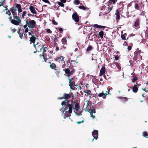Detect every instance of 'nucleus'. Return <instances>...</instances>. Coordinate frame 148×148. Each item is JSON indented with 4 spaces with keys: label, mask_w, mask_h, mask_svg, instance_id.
Returning a JSON list of instances; mask_svg holds the SVG:
<instances>
[{
    "label": "nucleus",
    "mask_w": 148,
    "mask_h": 148,
    "mask_svg": "<svg viewBox=\"0 0 148 148\" xmlns=\"http://www.w3.org/2000/svg\"><path fill=\"white\" fill-rule=\"evenodd\" d=\"M8 18L10 19L11 23L16 25H19L21 22L20 18L18 16L13 17L14 19H12V17L11 16H10Z\"/></svg>",
    "instance_id": "f257e3e1"
},
{
    "label": "nucleus",
    "mask_w": 148,
    "mask_h": 148,
    "mask_svg": "<svg viewBox=\"0 0 148 148\" xmlns=\"http://www.w3.org/2000/svg\"><path fill=\"white\" fill-rule=\"evenodd\" d=\"M28 34L29 36H31L29 37V41H30V44H31L32 43H34V42L37 39V38L35 36V34L33 32L32 30L29 29V32H28Z\"/></svg>",
    "instance_id": "f03ea898"
},
{
    "label": "nucleus",
    "mask_w": 148,
    "mask_h": 148,
    "mask_svg": "<svg viewBox=\"0 0 148 148\" xmlns=\"http://www.w3.org/2000/svg\"><path fill=\"white\" fill-rule=\"evenodd\" d=\"M26 23H27L28 25V27L30 29H33L34 28L36 25V22L34 20H25Z\"/></svg>",
    "instance_id": "7ed1b4c3"
},
{
    "label": "nucleus",
    "mask_w": 148,
    "mask_h": 148,
    "mask_svg": "<svg viewBox=\"0 0 148 148\" xmlns=\"http://www.w3.org/2000/svg\"><path fill=\"white\" fill-rule=\"evenodd\" d=\"M63 71L67 74V76L69 77L71 75H72L75 72V70L74 69H73L71 71L69 68L63 69Z\"/></svg>",
    "instance_id": "20e7f679"
},
{
    "label": "nucleus",
    "mask_w": 148,
    "mask_h": 148,
    "mask_svg": "<svg viewBox=\"0 0 148 148\" xmlns=\"http://www.w3.org/2000/svg\"><path fill=\"white\" fill-rule=\"evenodd\" d=\"M65 107H67V110L68 109H69L68 111L69 113H71L72 112L73 109H75V107L72 103L71 104L69 103L67 106Z\"/></svg>",
    "instance_id": "39448f33"
},
{
    "label": "nucleus",
    "mask_w": 148,
    "mask_h": 148,
    "mask_svg": "<svg viewBox=\"0 0 148 148\" xmlns=\"http://www.w3.org/2000/svg\"><path fill=\"white\" fill-rule=\"evenodd\" d=\"M68 79L69 80V86L70 87L71 89H73V86L75 85V78L74 77L71 79L69 78Z\"/></svg>",
    "instance_id": "423d86ee"
},
{
    "label": "nucleus",
    "mask_w": 148,
    "mask_h": 148,
    "mask_svg": "<svg viewBox=\"0 0 148 148\" xmlns=\"http://www.w3.org/2000/svg\"><path fill=\"white\" fill-rule=\"evenodd\" d=\"M139 53H140L137 52L136 51L134 53V57L136 60H138L137 58H138V60H142V56L141 54H139Z\"/></svg>",
    "instance_id": "0eeeda50"
},
{
    "label": "nucleus",
    "mask_w": 148,
    "mask_h": 148,
    "mask_svg": "<svg viewBox=\"0 0 148 148\" xmlns=\"http://www.w3.org/2000/svg\"><path fill=\"white\" fill-rule=\"evenodd\" d=\"M72 18L76 23H78L79 22V16L76 12H75L73 14Z\"/></svg>",
    "instance_id": "6e6552de"
},
{
    "label": "nucleus",
    "mask_w": 148,
    "mask_h": 148,
    "mask_svg": "<svg viewBox=\"0 0 148 148\" xmlns=\"http://www.w3.org/2000/svg\"><path fill=\"white\" fill-rule=\"evenodd\" d=\"M92 135L94 137L92 139V141H93L95 139L97 140L98 137V131L97 130H94L92 132Z\"/></svg>",
    "instance_id": "1a4fd4ad"
},
{
    "label": "nucleus",
    "mask_w": 148,
    "mask_h": 148,
    "mask_svg": "<svg viewBox=\"0 0 148 148\" xmlns=\"http://www.w3.org/2000/svg\"><path fill=\"white\" fill-rule=\"evenodd\" d=\"M34 47L36 50H40L41 47V44L40 42H38L35 43V41L33 43Z\"/></svg>",
    "instance_id": "9d476101"
},
{
    "label": "nucleus",
    "mask_w": 148,
    "mask_h": 148,
    "mask_svg": "<svg viewBox=\"0 0 148 148\" xmlns=\"http://www.w3.org/2000/svg\"><path fill=\"white\" fill-rule=\"evenodd\" d=\"M140 19L139 18H138L136 20L134 24V26L135 29H138L140 28Z\"/></svg>",
    "instance_id": "9b49d317"
},
{
    "label": "nucleus",
    "mask_w": 148,
    "mask_h": 148,
    "mask_svg": "<svg viewBox=\"0 0 148 148\" xmlns=\"http://www.w3.org/2000/svg\"><path fill=\"white\" fill-rule=\"evenodd\" d=\"M140 85V84L136 83L133 87L132 91L134 93H136L138 90V87H137V86H139Z\"/></svg>",
    "instance_id": "f8f14e48"
},
{
    "label": "nucleus",
    "mask_w": 148,
    "mask_h": 148,
    "mask_svg": "<svg viewBox=\"0 0 148 148\" xmlns=\"http://www.w3.org/2000/svg\"><path fill=\"white\" fill-rule=\"evenodd\" d=\"M29 8L32 13L35 14H37V12L36 10L35 9H36L37 10V9L35 7L32 6H30Z\"/></svg>",
    "instance_id": "ddd939ff"
},
{
    "label": "nucleus",
    "mask_w": 148,
    "mask_h": 148,
    "mask_svg": "<svg viewBox=\"0 0 148 148\" xmlns=\"http://www.w3.org/2000/svg\"><path fill=\"white\" fill-rule=\"evenodd\" d=\"M17 33L19 35V37L21 39H22L23 37V34H24L23 32L21 31V28L19 29L17 32Z\"/></svg>",
    "instance_id": "4468645a"
},
{
    "label": "nucleus",
    "mask_w": 148,
    "mask_h": 148,
    "mask_svg": "<svg viewBox=\"0 0 148 148\" xmlns=\"http://www.w3.org/2000/svg\"><path fill=\"white\" fill-rule=\"evenodd\" d=\"M105 71L106 69L105 66L102 67L100 70L99 75L101 76L103 75L105 73Z\"/></svg>",
    "instance_id": "2eb2a0df"
},
{
    "label": "nucleus",
    "mask_w": 148,
    "mask_h": 148,
    "mask_svg": "<svg viewBox=\"0 0 148 148\" xmlns=\"http://www.w3.org/2000/svg\"><path fill=\"white\" fill-rule=\"evenodd\" d=\"M15 7L17 8L18 13H20L22 12V9L21 5L20 4H16L15 6Z\"/></svg>",
    "instance_id": "dca6fc26"
},
{
    "label": "nucleus",
    "mask_w": 148,
    "mask_h": 148,
    "mask_svg": "<svg viewBox=\"0 0 148 148\" xmlns=\"http://www.w3.org/2000/svg\"><path fill=\"white\" fill-rule=\"evenodd\" d=\"M108 94H109L108 92V94H107V93H105L103 92L100 93L98 95V96L99 97H102L104 99H105L106 98V95Z\"/></svg>",
    "instance_id": "f3484780"
},
{
    "label": "nucleus",
    "mask_w": 148,
    "mask_h": 148,
    "mask_svg": "<svg viewBox=\"0 0 148 148\" xmlns=\"http://www.w3.org/2000/svg\"><path fill=\"white\" fill-rule=\"evenodd\" d=\"M64 97V98L66 101H69L68 99L71 98V95L69 94H66L64 93L63 95Z\"/></svg>",
    "instance_id": "a211bd4d"
},
{
    "label": "nucleus",
    "mask_w": 148,
    "mask_h": 148,
    "mask_svg": "<svg viewBox=\"0 0 148 148\" xmlns=\"http://www.w3.org/2000/svg\"><path fill=\"white\" fill-rule=\"evenodd\" d=\"M47 48V47L45 45H41V47L40 49V51H41L42 50L43 51L42 53H44L46 52V49Z\"/></svg>",
    "instance_id": "6ab92c4d"
},
{
    "label": "nucleus",
    "mask_w": 148,
    "mask_h": 148,
    "mask_svg": "<svg viewBox=\"0 0 148 148\" xmlns=\"http://www.w3.org/2000/svg\"><path fill=\"white\" fill-rule=\"evenodd\" d=\"M52 69L54 70H57L56 68V65L54 63H52L49 66Z\"/></svg>",
    "instance_id": "aec40b11"
},
{
    "label": "nucleus",
    "mask_w": 148,
    "mask_h": 148,
    "mask_svg": "<svg viewBox=\"0 0 148 148\" xmlns=\"http://www.w3.org/2000/svg\"><path fill=\"white\" fill-rule=\"evenodd\" d=\"M69 101H66V100L63 101L61 103V105L62 106H66L68 103H69Z\"/></svg>",
    "instance_id": "412c9836"
},
{
    "label": "nucleus",
    "mask_w": 148,
    "mask_h": 148,
    "mask_svg": "<svg viewBox=\"0 0 148 148\" xmlns=\"http://www.w3.org/2000/svg\"><path fill=\"white\" fill-rule=\"evenodd\" d=\"M115 14L116 15V20L119 19L120 18V14L119 13V10H116V13Z\"/></svg>",
    "instance_id": "4be33fe9"
},
{
    "label": "nucleus",
    "mask_w": 148,
    "mask_h": 148,
    "mask_svg": "<svg viewBox=\"0 0 148 148\" xmlns=\"http://www.w3.org/2000/svg\"><path fill=\"white\" fill-rule=\"evenodd\" d=\"M93 27H95L97 28H103V29L104 28H105L106 27L102 25H99L98 24H95L93 25Z\"/></svg>",
    "instance_id": "5701e85b"
},
{
    "label": "nucleus",
    "mask_w": 148,
    "mask_h": 148,
    "mask_svg": "<svg viewBox=\"0 0 148 148\" xmlns=\"http://www.w3.org/2000/svg\"><path fill=\"white\" fill-rule=\"evenodd\" d=\"M70 114V113L68 111H66L64 115V118L65 119L68 117L70 116L71 114Z\"/></svg>",
    "instance_id": "b1692460"
},
{
    "label": "nucleus",
    "mask_w": 148,
    "mask_h": 148,
    "mask_svg": "<svg viewBox=\"0 0 148 148\" xmlns=\"http://www.w3.org/2000/svg\"><path fill=\"white\" fill-rule=\"evenodd\" d=\"M75 109L77 111L80 108L79 105L78 103H76L75 104Z\"/></svg>",
    "instance_id": "393cba45"
},
{
    "label": "nucleus",
    "mask_w": 148,
    "mask_h": 148,
    "mask_svg": "<svg viewBox=\"0 0 148 148\" xmlns=\"http://www.w3.org/2000/svg\"><path fill=\"white\" fill-rule=\"evenodd\" d=\"M93 49V47L91 46H89L86 49V53H87V52H88L91 51Z\"/></svg>",
    "instance_id": "a878e982"
},
{
    "label": "nucleus",
    "mask_w": 148,
    "mask_h": 148,
    "mask_svg": "<svg viewBox=\"0 0 148 148\" xmlns=\"http://www.w3.org/2000/svg\"><path fill=\"white\" fill-rule=\"evenodd\" d=\"M103 34L104 32L102 31H101L100 32H99L98 34L99 36L101 39H102L103 38Z\"/></svg>",
    "instance_id": "bb28decb"
},
{
    "label": "nucleus",
    "mask_w": 148,
    "mask_h": 148,
    "mask_svg": "<svg viewBox=\"0 0 148 148\" xmlns=\"http://www.w3.org/2000/svg\"><path fill=\"white\" fill-rule=\"evenodd\" d=\"M84 93H86L87 94V95H86V94H85L86 96H88V95H90V93L91 92V91L89 90H86L84 91Z\"/></svg>",
    "instance_id": "cd10ccee"
},
{
    "label": "nucleus",
    "mask_w": 148,
    "mask_h": 148,
    "mask_svg": "<svg viewBox=\"0 0 148 148\" xmlns=\"http://www.w3.org/2000/svg\"><path fill=\"white\" fill-rule=\"evenodd\" d=\"M66 39L65 38H63L62 40V42L63 45H64L66 43Z\"/></svg>",
    "instance_id": "c85d7f7f"
},
{
    "label": "nucleus",
    "mask_w": 148,
    "mask_h": 148,
    "mask_svg": "<svg viewBox=\"0 0 148 148\" xmlns=\"http://www.w3.org/2000/svg\"><path fill=\"white\" fill-rule=\"evenodd\" d=\"M79 8L80 9L85 10L88 9V8L85 7L83 5H80L79 7Z\"/></svg>",
    "instance_id": "c756f323"
},
{
    "label": "nucleus",
    "mask_w": 148,
    "mask_h": 148,
    "mask_svg": "<svg viewBox=\"0 0 148 148\" xmlns=\"http://www.w3.org/2000/svg\"><path fill=\"white\" fill-rule=\"evenodd\" d=\"M118 98L119 99H123V101L125 102L127 101L128 100V99L127 97H118Z\"/></svg>",
    "instance_id": "7c9ffc66"
},
{
    "label": "nucleus",
    "mask_w": 148,
    "mask_h": 148,
    "mask_svg": "<svg viewBox=\"0 0 148 148\" xmlns=\"http://www.w3.org/2000/svg\"><path fill=\"white\" fill-rule=\"evenodd\" d=\"M112 65L113 66H115V65H116V66L119 69H121V66H120L119 64L117 62H116L115 64H112Z\"/></svg>",
    "instance_id": "2f4dec72"
},
{
    "label": "nucleus",
    "mask_w": 148,
    "mask_h": 148,
    "mask_svg": "<svg viewBox=\"0 0 148 148\" xmlns=\"http://www.w3.org/2000/svg\"><path fill=\"white\" fill-rule=\"evenodd\" d=\"M90 114L95 113H96L95 110V108L89 110V111H88Z\"/></svg>",
    "instance_id": "473e14b6"
},
{
    "label": "nucleus",
    "mask_w": 148,
    "mask_h": 148,
    "mask_svg": "<svg viewBox=\"0 0 148 148\" xmlns=\"http://www.w3.org/2000/svg\"><path fill=\"white\" fill-rule=\"evenodd\" d=\"M78 62H76V61L74 60H72L71 61V64L72 65H75V63H77Z\"/></svg>",
    "instance_id": "72a5a7b5"
},
{
    "label": "nucleus",
    "mask_w": 148,
    "mask_h": 148,
    "mask_svg": "<svg viewBox=\"0 0 148 148\" xmlns=\"http://www.w3.org/2000/svg\"><path fill=\"white\" fill-rule=\"evenodd\" d=\"M57 3H58V4L59 6H60L62 7H64V4H63V3L61 2H59V1H58Z\"/></svg>",
    "instance_id": "f704fd0d"
},
{
    "label": "nucleus",
    "mask_w": 148,
    "mask_h": 148,
    "mask_svg": "<svg viewBox=\"0 0 148 148\" xmlns=\"http://www.w3.org/2000/svg\"><path fill=\"white\" fill-rule=\"evenodd\" d=\"M67 110V107H64V106H63L62 108L60 110V111L62 112H64V111H66Z\"/></svg>",
    "instance_id": "c9c22d12"
},
{
    "label": "nucleus",
    "mask_w": 148,
    "mask_h": 148,
    "mask_svg": "<svg viewBox=\"0 0 148 148\" xmlns=\"http://www.w3.org/2000/svg\"><path fill=\"white\" fill-rule=\"evenodd\" d=\"M17 10V9H15L14 8V7H12L10 8V11L12 12H14V11H16Z\"/></svg>",
    "instance_id": "e433bc0d"
},
{
    "label": "nucleus",
    "mask_w": 148,
    "mask_h": 148,
    "mask_svg": "<svg viewBox=\"0 0 148 148\" xmlns=\"http://www.w3.org/2000/svg\"><path fill=\"white\" fill-rule=\"evenodd\" d=\"M143 136L146 138H147L148 136V134L147 132H145L143 133Z\"/></svg>",
    "instance_id": "4c0bfd02"
},
{
    "label": "nucleus",
    "mask_w": 148,
    "mask_h": 148,
    "mask_svg": "<svg viewBox=\"0 0 148 148\" xmlns=\"http://www.w3.org/2000/svg\"><path fill=\"white\" fill-rule=\"evenodd\" d=\"M108 2L110 4H114L115 2V0H109Z\"/></svg>",
    "instance_id": "58836bf2"
},
{
    "label": "nucleus",
    "mask_w": 148,
    "mask_h": 148,
    "mask_svg": "<svg viewBox=\"0 0 148 148\" xmlns=\"http://www.w3.org/2000/svg\"><path fill=\"white\" fill-rule=\"evenodd\" d=\"M27 13L25 11H24L23 13L22 14V18H24V16H25Z\"/></svg>",
    "instance_id": "ea45409f"
},
{
    "label": "nucleus",
    "mask_w": 148,
    "mask_h": 148,
    "mask_svg": "<svg viewBox=\"0 0 148 148\" xmlns=\"http://www.w3.org/2000/svg\"><path fill=\"white\" fill-rule=\"evenodd\" d=\"M5 0H2L0 2V7H1L2 6H3V4H4V3H5Z\"/></svg>",
    "instance_id": "a19ab883"
},
{
    "label": "nucleus",
    "mask_w": 148,
    "mask_h": 148,
    "mask_svg": "<svg viewBox=\"0 0 148 148\" xmlns=\"http://www.w3.org/2000/svg\"><path fill=\"white\" fill-rule=\"evenodd\" d=\"M12 14L13 15V17H15L16 16H16L17 15V13L16 11L12 12Z\"/></svg>",
    "instance_id": "79ce46f5"
},
{
    "label": "nucleus",
    "mask_w": 148,
    "mask_h": 148,
    "mask_svg": "<svg viewBox=\"0 0 148 148\" xmlns=\"http://www.w3.org/2000/svg\"><path fill=\"white\" fill-rule=\"evenodd\" d=\"M121 38L124 40H126L125 36L124 34H122L121 35Z\"/></svg>",
    "instance_id": "37998d69"
},
{
    "label": "nucleus",
    "mask_w": 148,
    "mask_h": 148,
    "mask_svg": "<svg viewBox=\"0 0 148 148\" xmlns=\"http://www.w3.org/2000/svg\"><path fill=\"white\" fill-rule=\"evenodd\" d=\"M74 3L75 4L78 5L80 3V2L79 0H75L74 1Z\"/></svg>",
    "instance_id": "c03bdc74"
},
{
    "label": "nucleus",
    "mask_w": 148,
    "mask_h": 148,
    "mask_svg": "<svg viewBox=\"0 0 148 148\" xmlns=\"http://www.w3.org/2000/svg\"><path fill=\"white\" fill-rule=\"evenodd\" d=\"M145 34L147 38H148V28H147V29L146 30Z\"/></svg>",
    "instance_id": "a18cd8bd"
},
{
    "label": "nucleus",
    "mask_w": 148,
    "mask_h": 148,
    "mask_svg": "<svg viewBox=\"0 0 148 148\" xmlns=\"http://www.w3.org/2000/svg\"><path fill=\"white\" fill-rule=\"evenodd\" d=\"M138 79V78L134 76V78L132 79V82H134L135 81L137 80Z\"/></svg>",
    "instance_id": "49530a36"
},
{
    "label": "nucleus",
    "mask_w": 148,
    "mask_h": 148,
    "mask_svg": "<svg viewBox=\"0 0 148 148\" xmlns=\"http://www.w3.org/2000/svg\"><path fill=\"white\" fill-rule=\"evenodd\" d=\"M136 10H138L139 7L138 4H135L134 6Z\"/></svg>",
    "instance_id": "de8ad7c7"
},
{
    "label": "nucleus",
    "mask_w": 148,
    "mask_h": 148,
    "mask_svg": "<svg viewBox=\"0 0 148 148\" xmlns=\"http://www.w3.org/2000/svg\"><path fill=\"white\" fill-rule=\"evenodd\" d=\"M58 58H59V62H60V60H61V61H62L64 59V57H63V56H60V57H58Z\"/></svg>",
    "instance_id": "09e8293b"
},
{
    "label": "nucleus",
    "mask_w": 148,
    "mask_h": 148,
    "mask_svg": "<svg viewBox=\"0 0 148 148\" xmlns=\"http://www.w3.org/2000/svg\"><path fill=\"white\" fill-rule=\"evenodd\" d=\"M56 70V71L55 72V73L56 75H59L60 73V71L58 70Z\"/></svg>",
    "instance_id": "8fccbe9b"
},
{
    "label": "nucleus",
    "mask_w": 148,
    "mask_h": 148,
    "mask_svg": "<svg viewBox=\"0 0 148 148\" xmlns=\"http://www.w3.org/2000/svg\"><path fill=\"white\" fill-rule=\"evenodd\" d=\"M10 29L12 32V33H14L16 31V29H12V27H11Z\"/></svg>",
    "instance_id": "3c124183"
},
{
    "label": "nucleus",
    "mask_w": 148,
    "mask_h": 148,
    "mask_svg": "<svg viewBox=\"0 0 148 148\" xmlns=\"http://www.w3.org/2000/svg\"><path fill=\"white\" fill-rule=\"evenodd\" d=\"M137 52H139L140 53L139 54H141V53H143V52L141 51V50H139L138 48L136 51Z\"/></svg>",
    "instance_id": "603ef678"
},
{
    "label": "nucleus",
    "mask_w": 148,
    "mask_h": 148,
    "mask_svg": "<svg viewBox=\"0 0 148 148\" xmlns=\"http://www.w3.org/2000/svg\"><path fill=\"white\" fill-rule=\"evenodd\" d=\"M42 1L45 3L50 4V2L48 0H42Z\"/></svg>",
    "instance_id": "864d4df0"
},
{
    "label": "nucleus",
    "mask_w": 148,
    "mask_h": 148,
    "mask_svg": "<svg viewBox=\"0 0 148 148\" xmlns=\"http://www.w3.org/2000/svg\"><path fill=\"white\" fill-rule=\"evenodd\" d=\"M52 23L55 25H57L58 24V23L56 22L54 20H53Z\"/></svg>",
    "instance_id": "5fc2aeb1"
},
{
    "label": "nucleus",
    "mask_w": 148,
    "mask_h": 148,
    "mask_svg": "<svg viewBox=\"0 0 148 148\" xmlns=\"http://www.w3.org/2000/svg\"><path fill=\"white\" fill-rule=\"evenodd\" d=\"M147 89H148V88L147 87H146L145 88L143 89V88H142V89L145 92H148V91L147 90Z\"/></svg>",
    "instance_id": "6e6d98bb"
},
{
    "label": "nucleus",
    "mask_w": 148,
    "mask_h": 148,
    "mask_svg": "<svg viewBox=\"0 0 148 148\" xmlns=\"http://www.w3.org/2000/svg\"><path fill=\"white\" fill-rule=\"evenodd\" d=\"M47 32L48 33H50V34H51L52 33V32L51 31L50 29H47Z\"/></svg>",
    "instance_id": "4d7b16f0"
},
{
    "label": "nucleus",
    "mask_w": 148,
    "mask_h": 148,
    "mask_svg": "<svg viewBox=\"0 0 148 148\" xmlns=\"http://www.w3.org/2000/svg\"><path fill=\"white\" fill-rule=\"evenodd\" d=\"M71 103H72L73 104L74 103H78L77 102V100H75L74 101H73V100H71Z\"/></svg>",
    "instance_id": "13d9d810"
},
{
    "label": "nucleus",
    "mask_w": 148,
    "mask_h": 148,
    "mask_svg": "<svg viewBox=\"0 0 148 148\" xmlns=\"http://www.w3.org/2000/svg\"><path fill=\"white\" fill-rule=\"evenodd\" d=\"M86 102H87V103L86 104V108L88 107V106L89 105V104L90 103V101H86Z\"/></svg>",
    "instance_id": "bf43d9fd"
},
{
    "label": "nucleus",
    "mask_w": 148,
    "mask_h": 148,
    "mask_svg": "<svg viewBox=\"0 0 148 148\" xmlns=\"http://www.w3.org/2000/svg\"><path fill=\"white\" fill-rule=\"evenodd\" d=\"M6 13L9 16H10L11 14V13L10 12V10H8V11H7Z\"/></svg>",
    "instance_id": "052dcab7"
},
{
    "label": "nucleus",
    "mask_w": 148,
    "mask_h": 148,
    "mask_svg": "<svg viewBox=\"0 0 148 148\" xmlns=\"http://www.w3.org/2000/svg\"><path fill=\"white\" fill-rule=\"evenodd\" d=\"M114 60H117L119 59V57L117 56H115L114 57Z\"/></svg>",
    "instance_id": "680f3d73"
},
{
    "label": "nucleus",
    "mask_w": 148,
    "mask_h": 148,
    "mask_svg": "<svg viewBox=\"0 0 148 148\" xmlns=\"http://www.w3.org/2000/svg\"><path fill=\"white\" fill-rule=\"evenodd\" d=\"M112 8H113L112 7H108V10L109 11L108 12H110L112 10Z\"/></svg>",
    "instance_id": "e2e57ef3"
},
{
    "label": "nucleus",
    "mask_w": 148,
    "mask_h": 148,
    "mask_svg": "<svg viewBox=\"0 0 148 148\" xmlns=\"http://www.w3.org/2000/svg\"><path fill=\"white\" fill-rule=\"evenodd\" d=\"M23 27L25 28H26L28 27V25L27 23H26V24L24 25L23 26Z\"/></svg>",
    "instance_id": "0e129e2a"
},
{
    "label": "nucleus",
    "mask_w": 148,
    "mask_h": 148,
    "mask_svg": "<svg viewBox=\"0 0 148 148\" xmlns=\"http://www.w3.org/2000/svg\"><path fill=\"white\" fill-rule=\"evenodd\" d=\"M28 27H27V28H25V33L28 32V31H29V29Z\"/></svg>",
    "instance_id": "69168bd1"
},
{
    "label": "nucleus",
    "mask_w": 148,
    "mask_h": 148,
    "mask_svg": "<svg viewBox=\"0 0 148 148\" xmlns=\"http://www.w3.org/2000/svg\"><path fill=\"white\" fill-rule=\"evenodd\" d=\"M75 114L77 115L81 116L82 114L81 113H77L76 112H75Z\"/></svg>",
    "instance_id": "338daca9"
},
{
    "label": "nucleus",
    "mask_w": 148,
    "mask_h": 148,
    "mask_svg": "<svg viewBox=\"0 0 148 148\" xmlns=\"http://www.w3.org/2000/svg\"><path fill=\"white\" fill-rule=\"evenodd\" d=\"M90 116L92 117L93 119H94L95 118V115L91 113L90 114Z\"/></svg>",
    "instance_id": "774afa93"
}]
</instances>
